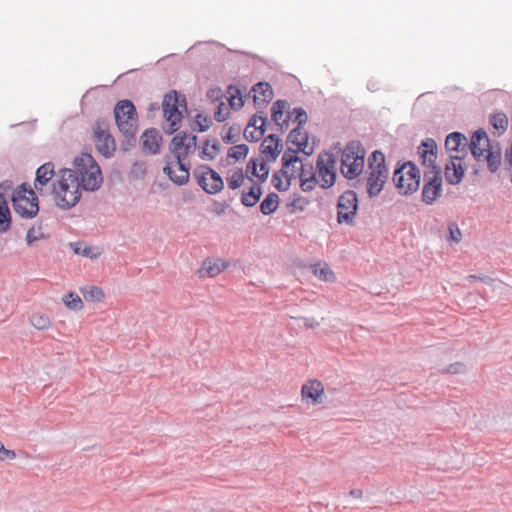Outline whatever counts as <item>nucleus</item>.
Returning a JSON list of instances; mask_svg holds the SVG:
<instances>
[{"instance_id":"9d476101","label":"nucleus","mask_w":512,"mask_h":512,"mask_svg":"<svg viewBox=\"0 0 512 512\" xmlns=\"http://www.w3.org/2000/svg\"><path fill=\"white\" fill-rule=\"evenodd\" d=\"M317 186L327 189L336 180V160L330 153L319 154L316 162Z\"/></svg>"},{"instance_id":"f8f14e48","label":"nucleus","mask_w":512,"mask_h":512,"mask_svg":"<svg viewBox=\"0 0 512 512\" xmlns=\"http://www.w3.org/2000/svg\"><path fill=\"white\" fill-rule=\"evenodd\" d=\"M94 143L97 151L104 157L110 158L116 151V143L109 130V124L99 121L93 128Z\"/></svg>"},{"instance_id":"603ef678","label":"nucleus","mask_w":512,"mask_h":512,"mask_svg":"<svg viewBox=\"0 0 512 512\" xmlns=\"http://www.w3.org/2000/svg\"><path fill=\"white\" fill-rule=\"evenodd\" d=\"M138 166L142 168V167H143V164H136V165H135V168H137Z\"/></svg>"},{"instance_id":"c85d7f7f","label":"nucleus","mask_w":512,"mask_h":512,"mask_svg":"<svg viewBox=\"0 0 512 512\" xmlns=\"http://www.w3.org/2000/svg\"><path fill=\"white\" fill-rule=\"evenodd\" d=\"M281 151V140L275 135H269L261 143V153L268 161H275Z\"/></svg>"},{"instance_id":"6e6552de","label":"nucleus","mask_w":512,"mask_h":512,"mask_svg":"<svg viewBox=\"0 0 512 512\" xmlns=\"http://www.w3.org/2000/svg\"><path fill=\"white\" fill-rule=\"evenodd\" d=\"M14 210L22 217L32 218L39 210L35 192L27 184H21L12 194Z\"/></svg>"},{"instance_id":"58836bf2","label":"nucleus","mask_w":512,"mask_h":512,"mask_svg":"<svg viewBox=\"0 0 512 512\" xmlns=\"http://www.w3.org/2000/svg\"><path fill=\"white\" fill-rule=\"evenodd\" d=\"M313 273L323 281H333L335 276L329 265L326 263H317L312 266Z\"/></svg>"},{"instance_id":"f704fd0d","label":"nucleus","mask_w":512,"mask_h":512,"mask_svg":"<svg viewBox=\"0 0 512 512\" xmlns=\"http://www.w3.org/2000/svg\"><path fill=\"white\" fill-rule=\"evenodd\" d=\"M490 124L495 130V133L501 135L508 128V117L503 112H495L490 116Z\"/></svg>"},{"instance_id":"0eeeda50","label":"nucleus","mask_w":512,"mask_h":512,"mask_svg":"<svg viewBox=\"0 0 512 512\" xmlns=\"http://www.w3.org/2000/svg\"><path fill=\"white\" fill-rule=\"evenodd\" d=\"M114 116L119 131L127 138H133L138 128V118L134 105L129 100L119 101L114 108Z\"/></svg>"},{"instance_id":"3c124183","label":"nucleus","mask_w":512,"mask_h":512,"mask_svg":"<svg viewBox=\"0 0 512 512\" xmlns=\"http://www.w3.org/2000/svg\"><path fill=\"white\" fill-rule=\"evenodd\" d=\"M90 250H91L90 248L85 249V250L83 251V254H84V255H87V256H90Z\"/></svg>"},{"instance_id":"7c9ffc66","label":"nucleus","mask_w":512,"mask_h":512,"mask_svg":"<svg viewBox=\"0 0 512 512\" xmlns=\"http://www.w3.org/2000/svg\"><path fill=\"white\" fill-rule=\"evenodd\" d=\"M256 105L268 103L273 97V91L269 83L259 82L251 90Z\"/></svg>"},{"instance_id":"c756f323","label":"nucleus","mask_w":512,"mask_h":512,"mask_svg":"<svg viewBox=\"0 0 512 512\" xmlns=\"http://www.w3.org/2000/svg\"><path fill=\"white\" fill-rule=\"evenodd\" d=\"M228 267L226 262L220 259L211 260L207 259L203 261L201 268L198 273L200 277H216Z\"/></svg>"},{"instance_id":"c03bdc74","label":"nucleus","mask_w":512,"mask_h":512,"mask_svg":"<svg viewBox=\"0 0 512 512\" xmlns=\"http://www.w3.org/2000/svg\"><path fill=\"white\" fill-rule=\"evenodd\" d=\"M229 114V107L224 102H221L214 113V117L218 122H223L229 117Z\"/></svg>"},{"instance_id":"ddd939ff","label":"nucleus","mask_w":512,"mask_h":512,"mask_svg":"<svg viewBox=\"0 0 512 512\" xmlns=\"http://www.w3.org/2000/svg\"><path fill=\"white\" fill-rule=\"evenodd\" d=\"M197 136L176 135L169 144L170 158L185 161V159L197 150Z\"/></svg>"},{"instance_id":"79ce46f5","label":"nucleus","mask_w":512,"mask_h":512,"mask_svg":"<svg viewBox=\"0 0 512 512\" xmlns=\"http://www.w3.org/2000/svg\"><path fill=\"white\" fill-rule=\"evenodd\" d=\"M228 94H229V98H228L229 106L232 109H240L244 105L242 95L238 88L230 86L228 88Z\"/></svg>"},{"instance_id":"de8ad7c7","label":"nucleus","mask_w":512,"mask_h":512,"mask_svg":"<svg viewBox=\"0 0 512 512\" xmlns=\"http://www.w3.org/2000/svg\"><path fill=\"white\" fill-rule=\"evenodd\" d=\"M449 233H450V238L455 241V242H459L460 239H461V231L460 229L456 226V225H451L449 227Z\"/></svg>"},{"instance_id":"a878e982","label":"nucleus","mask_w":512,"mask_h":512,"mask_svg":"<svg viewBox=\"0 0 512 512\" xmlns=\"http://www.w3.org/2000/svg\"><path fill=\"white\" fill-rule=\"evenodd\" d=\"M266 118L253 116L244 130V136L248 141H259L265 133Z\"/></svg>"},{"instance_id":"a211bd4d","label":"nucleus","mask_w":512,"mask_h":512,"mask_svg":"<svg viewBox=\"0 0 512 512\" xmlns=\"http://www.w3.org/2000/svg\"><path fill=\"white\" fill-rule=\"evenodd\" d=\"M270 173V167L264 157L251 158L247 163L245 175L255 184L264 183Z\"/></svg>"},{"instance_id":"72a5a7b5","label":"nucleus","mask_w":512,"mask_h":512,"mask_svg":"<svg viewBox=\"0 0 512 512\" xmlns=\"http://www.w3.org/2000/svg\"><path fill=\"white\" fill-rule=\"evenodd\" d=\"M261 194L260 186L254 183L248 191H243L241 202L247 207H252L259 201Z\"/></svg>"},{"instance_id":"49530a36","label":"nucleus","mask_w":512,"mask_h":512,"mask_svg":"<svg viewBox=\"0 0 512 512\" xmlns=\"http://www.w3.org/2000/svg\"><path fill=\"white\" fill-rule=\"evenodd\" d=\"M41 237L39 229L31 228L27 232L26 240L28 244H31Z\"/></svg>"},{"instance_id":"4468645a","label":"nucleus","mask_w":512,"mask_h":512,"mask_svg":"<svg viewBox=\"0 0 512 512\" xmlns=\"http://www.w3.org/2000/svg\"><path fill=\"white\" fill-rule=\"evenodd\" d=\"M197 183L209 194H216L223 189L224 182L221 176L206 165H200L193 172Z\"/></svg>"},{"instance_id":"37998d69","label":"nucleus","mask_w":512,"mask_h":512,"mask_svg":"<svg viewBox=\"0 0 512 512\" xmlns=\"http://www.w3.org/2000/svg\"><path fill=\"white\" fill-rule=\"evenodd\" d=\"M307 122V114L302 108H294L289 114V124H296V127H303Z\"/></svg>"},{"instance_id":"20e7f679","label":"nucleus","mask_w":512,"mask_h":512,"mask_svg":"<svg viewBox=\"0 0 512 512\" xmlns=\"http://www.w3.org/2000/svg\"><path fill=\"white\" fill-rule=\"evenodd\" d=\"M368 177L366 189L370 197L377 196L388 179V169L385 156L380 151H374L368 159Z\"/></svg>"},{"instance_id":"e433bc0d","label":"nucleus","mask_w":512,"mask_h":512,"mask_svg":"<svg viewBox=\"0 0 512 512\" xmlns=\"http://www.w3.org/2000/svg\"><path fill=\"white\" fill-rule=\"evenodd\" d=\"M279 205V197L275 193H270L260 204V210L264 215H270Z\"/></svg>"},{"instance_id":"4c0bfd02","label":"nucleus","mask_w":512,"mask_h":512,"mask_svg":"<svg viewBox=\"0 0 512 512\" xmlns=\"http://www.w3.org/2000/svg\"><path fill=\"white\" fill-rule=\"evenodd\" d=\"M83 297L86 301L102 302L105 298L103 290L98 286H90L81 289Z\"/></svg>"},{"instance_id":"5701e85b","label":"nucleus","mask_w":512,"mask_h":512,"mask_svg":"<svg viewBox=\"0 0 512 512\" xmlns=\"http://www.w3.org/2000/svg\"><path fill=\"white\" fill-rule=\"evenodd\" d=\"M466 145V137L459 132L449 134L445 141V148L451 153L450 156L465 157L467 155Z\"/></svg>"},{"instance_id":"7ed1b4c3","label":"nucleus","mask_w":512,"mask_h":512,"mask_svg":"<svg viewBox=\"0 0 512 512\" xmlns=\"http://www.w3.org/2000/svg\"><path fill=\"white\" fill-rule=\"evenodd\" d=\"M470 150L477 161H486L488 169L496 172L501 164V150L498 146H491L488 135L484 131H477L471 137Z\"/></svg>"},{"instance_id":"b1692460","label":"nucleus","mask_w":512,"mask_h":512,"mask_svg":"<svg viewBox=\"0 0 512 512\" xmlns=\"http://www.w3.org/2000/svg\"><path fill=\"white\" fill-rule=\"evenodd\" d=\"M289 103L285 100H277L272 106V120L281 130L289 128Z\"/></svg>"},{"instance_id":"f3484780","label":"nucleus","mask_w":512,"mask_h":512,"mask_svg":"<svg viewBox=\"0 0 512 512\" xmlns=\"http://www.w3.org/2000/svg\"><path fill=\"white\" fill-rule=\"evenodd\" d=\"M189 171L190 164L170 157H167L166 165L163 168V172L177 185H183L188 182L190 176Z\"/></svg>"},{"instance_id":"f03ea898","label":"nucleus","mask_w":512,"mask_h":512,"mask_svg":"<svg viewBox=\"0 0 512 512\" xmlns=\"http://www.w3.org/2000/svg\"><path fill=\"white\" fill-rule=\"evenodd\" d=\"M282 167L280 171L272 176V184L279 191H286L292 184V181H297L299 173L303 171L305 164L304 159L289 147L282 155Z\"/></svg>"},{"instance_id":"bb28decb","label":"nucleus","mask_w":512,"mask_h":512,"mask_svg":"<svg viewBox=\"0 0 512 512\" xmlns=\"http://www.w3.org/2000/svg\"><path fill=\"white\" fill-rule=\"evenodd\" d=\"M299 174L297 181L303 192H310L317 187V174L311 163L305 162L303 171Z\"/></svg>"},{"instance_id":"f257e3e1","label":"nucleus","mask_w":512,"mask_h":512,"mask_svg":"<svg viewBox=\"0 0 512 512\" xmlns=\"http://www.w3.org/2000/svg\"><path fill=\"white\" fill-rule=\"evenodd\" d=\"M73 165L75 170L60 169L52 184L53 200L63 210H68L79 202L82 189L95 191L103 182L101 169L90 154L81 153L74 159Z\"/></svg>"},{"instance_id":"8fccbe9b","label":"nucleus","mask_w":512,"mask_h":512,"mask_svg":"<svg viewBox=\"0 0 512 512\" xmlns=\"http://www.w3.org/2000/svg\"><path fill=\"white\" fill-rule=\"evenodd\" d=\"M362 494V491L360 490H352L351 491V495L355 496V497H358Z\"/></svg>"},{"instance_id":"412c9836","label":"nucleus","mask_w":512,"mask_h":512,"mask_svg":"<svg viewBox=\"0 0 512 512\" xmlns=\"http://www.w3.org/2000/svg\"><path fill=\"white\" fill-rule=\"evenodd\" d=\"M54 176L55 169L51 162L44 163L37 169L34 187L41 196L50 193L47 186Z\"/></svg>"},{"instance_id":"39448f33","label":"nucleus","mask_w":512,"mask_h":512,"mask_svg":"<svg viewBox=\"0 0 512 512\" xmlns=\"http://www.w3.org/2000/svg\"><path fill=\"white\" fill-rule=\"evenodd\" d=\"M186 111V102L176 91H171L164 96L162 101V112L165 119L164 129L172 134L176 132L182 122L183 113Z\"/></svg>"},{"instance_id":"09e8293b","label":"nucleus","mask_w":512,"mask_h":512,"mask_svg":"<svg viewBox=\"0 0 512 512\" xmlns=\"http://www.w3.org/2000/svg\"><path fill=\"white\" fill-rule=\"evenodd\" d=\"M200 119H202V116L201 115H198L197 116V123L199 124L200 126V131H205L209 128V121L207 120V118H203L205 124H201L200 122Z\"/></svg>"},{"instance_id":"4be33fe9","label":"nucleus","mask_w":512,"mask_h":512,"mask_svg":"<svg viewBox=\"0 0 512 512\" xmlns=\"http://www.w3.org/2000/svg\"><path fill=\"white\" fill-rule=\"evenodd\" d=\"M464 158L461 156H450L449 162L445 165V177L448 183L455 185L463 179L465 173Z\"/></svg>"},{"instance_id":"a18cd8bd","label":"nucleus","mask_w":512,"mask_h":512,"mask_svg":"<svg viewBox=\"0 0 512 512\" xmlns=\"http://www.w3.org/2000/svg\"><path fill=\"white\" fill-rule=\"evenodd\" d=\"M15 457V451L6 449L3 443L0 441V461L13 460Z\"/></svg>"},{"instance_id":"423d86ee","label":"nucleus","mask_w":512,"mask_h":512,"mask_svg":"<svg viewBox=\"0 0 512 512\" xmlns=\"http://www.w3.org/2000/svg\"><path fill=\"white\" fill-rule=\"evenodd\" d=\"M365 150L358 143L348 144L342 151L341 173L347 179H355L364 168Z\"/></svg>"},{"instance_id":"393cba45","label":"nucleus","mask_w":512,"mask_h":512,"mask_svg":"<svg viewBox=\"0 0 512 512\" xmlns=\"http://www.w3.org/2000/svg\"><path fill=\"white\" fill-rule=\"evenodd\" d=\"M12 188L11 181H5L0 184V232H5L9 229L11 224L10 210L7 205V201L4 198L6 191Z\"/></svg>"},{"instance_id":"1a4fd4ad","label":"nucleus","mask_w":512,"mask_h":512,"mask_svg":"<svg viewBox=\"0 0 512 512\" xmlns=\"http://www.w3.org/2000/svg\"><path fill=\"white\" fill-rule=\"evenodd\" d=\"M393 182L399 193L413 194L420 185V171L412 162H406L394 172Z\"/></svg>"},{"instance_id":"473e14b6","label":"nucleus","mask_w":512,"mask_h":512,"mask_svg":"<svg viewBox=\"0 0 512 512\" xmlns=\"http://www.w3.org/2000/svg\"><path fill=\"white\" fill-rule=\"evenodd\" d=\"M249 153L246 144H238L230 147L227 152L226 161L229 165L244 161Z\"/></svg>"},{"instance_id":"c9c22d12","label":"nucleus","mask_w":512,"mask_h":512,"mask_svg":"<svg viewBox=\"0 0 512 512\" xmlns=\"http://www.w3.org/2000/svg\"><path fill=\"white\" fill-rule=\"evenodd\" d=\"M245 177L246 175L242 169L229 170L226 176L228 187L232 190L240 188L244 183Z\"/></svg>"},{"instance_id":"a19ab883","label":"nucleus","mask_w":512,"mask_h":512,"mask_svg":"<svg viewBox=\"0 0 512 512\" xmlns=\"http://www.w3.org/2000/svg\"><path fill=\"white\" fill-rule=\"evenodd\" d=\"M31 325L38 330H46L51 326L50 318L43 313H34L30 318Z\"/></svg>"},{"instance_id":"864d4df0","label":"nucleus","mask_w":512,"mask_h":512,"mask_svg":"<svg viewBox=\"0 0 512 512\" xmlns=\"http://www.w3.org/2000/svg\"><path fill=\"white\" fill-rule=\"evenodd\" d=\"M469 278L476 279V276L471 275Z\"/></svg>"},{"instance_id":"9b49d317","label":"nucleus","mask_w":512,"mask_h":512,"mask_svg":"<svg viewBox=\"0 0 512 512\" xmlns=\"http://www.w3.org/2000/svg\"><path fill=\"white\" fill-rule=\"evenodd\" d=\"M358 209V198L354 191L347 190L342 193L337 202V222L352 225Z\"/></svg>"},{"instance_id":"dca6fc26","label":"nucleus","mask_w":512,"mask_h":512,"mask_svg":"<svg viewBox=\"0 0 512 512\" xmlns=\"http://www.w3.org/2000/svg\"><path fill=\"white\" fill-rule=\"evenodd\" d=\"M301 400L309 405H320L324 402L325 387L318 379H308L301 386Z\"/></svg>"},{"instance_id":"aec40b11","label":"nucleus","mask_w":512,"mask_h":512,"mask_svg":"<svg viewBox=\"0 0 512 512\" xmlns=\"http://www.w3.org/2000/svg\"><path fill=\"white\" fill-rule=\"evenodd\" d=\"M421 164L425 170H441L436 164L437 145L432 139H427L418 148Z\"/></svg>"},{"instance_id":"6ab92c4d","label":"nucleus","mask_w":512,"mask_h":512,"mask_svg":"<svg viewBox=\"0 0 512 512\" xmlns=\"http://www.w3.org/2000/svg\"><path fill=\"white\" fill-rule=\"evenodd\" d=\"M288 141L290 143V147L293 148V151H297V154L302 153L304 156L308 157L314 152V145L310 143L308 135L306 131H304L303 127H295L291 130L288 136Z\"/></svg>"},{"instance_id":"2eb2a0df","label":"nucleus","mask_w":512,"mask_h":512,"mask_svg":"<svg viewBox=\"0 0 512 512\" xmlns=\"http://www.w3.org/2000/svg\"><path fill=\"white\" fill-rule=\"evenodd\" d=\"M424 187L422 190L423 201L432 204L442 190L441 170H424Z\"/></svg>"},{"instance_id":"2f4dec72","label":"nucleus","mask_w":512,"mask_h":512,"mask_svg":"<svg viewBox=\"0 0 512 512\" xmlns=\"http://www.w3.org/2000/svg\"><path fill=\"white\" fill-rule=\"evenodd\" d=\"M220 153L217 139H207L199 149V157L203 161H213Z\"/></svg>"},{"instance_id":"cd10ccee","label":"nucleus","mask_w":512,"mask_h":512,"mask_svg":"<svg viewBox=\"0 0 512 512\" xmlns=\"http://www.w3.org/2000/svg\"><path fill=\"white\" fill-rule=\"evenodd\" d=\"M162 137L156 129H148L141 135V146L145 153L156 154L159 152Z\"/></svg>"},{"instance_id":"ea45409f","label":"nucleus","mask_w":512,"mask_h":512,"mask_svg":"<svg viewBox=\"0 0 512 512\" xmlns=\"http://www.w3.org/2000/svg\"><path fill=\"white\" fill-rule=\"evenodd\" d=\"M64 305L74 311H79L83 308V301L80 296L75 292H70L62 297Z\"/></svg>"}]
</instances>
